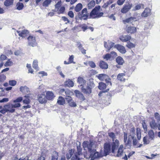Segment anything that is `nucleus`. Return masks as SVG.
<instances>
[{"label":"nucleus","instance_id":"58836bf2","mask_svg":"<svg viewBox=\"0 0 160 160\" xmlns=\"http://www.w3.org/2000/svg\"><path fill=\"white\" fill-rule=\"evenodd\" d=\"M29 95H26L24 96L25 98L23 100V102L24 103L28 104L30 103V100L29 98L30 97Z\"/></svg>","mask_w":160,"mask_h":160},{"label":"nucleus","instance_id":"c03bdc74","mask_svg":"<svg viewBox=\"0 0 160 160\" xmlns=\"http://www.w3.org/2000/svg\"><path fill=\"white\" fill-rule=\"evenodd\" d=\"M111 56L110 54L107 53L103 56V58L105 59L106 61H108L111 58Z\"/></svg>","mask_w":160,"mask_h":160},{"label":"nucleus","instance_id":"72a5a7b5","mask_svg":"<svg viewBox=\"0 0 160 160\" xmlns=\"http://www.w3.org/2000/svg\"><path fill=\"white\" fill-rule=\"evenodd\" d=\"M95 5V1L92 0L90 1L88 4V8L89 9H90L94 7Z\"/></svg>","mask_w":160,"mask_h":160},{"label":"nucleus","instance_id":"423d86ee","mask_svg":"<svg viewBox=\"0 0 160 160\" xmlns=\"http://www.w3.org/2000/svg\"><path fill=\"white\" fill-rule=\"evenodd\" d=\"M132 6V4L130 2H127L123 6L121 9V12L122 13H126L131 9Z\"/></svg>","mask_w":160,"mask_h":160},{"label":"nucleus","instance_id":"774afa93","mask_svg":"<svg viewBox=\"0 0 160 160\" xmlns=\"http://www.w3.org/2000/svg\"><path fill=\"white\" fill-rule=\"evenodd\" d=\"M17 81L15 80H11V86H14L17 84Z\"/></svg>","mask_w":160,"mask_h":160},{"label":"nucleus","instance_id":"603ef678","mask_svg":"<svg viewBox=\"0 0 160 160\" xmlns=\"http://www.w3.org/2000/svg\"><path fill=\"white\" fill-rule=\"evenodd\" d=\"M148 137L146 136L143 137V141L144 144H147L149 143V142L147 140Z\"/></svg>","mask_w":160,"mask_h":160},{"label":"nucleus","instance_id":"9d476101","mask_svg":"<svg viewBox=\"0 0 160 160\" xmlns=\"http://www.w3.org/2000/svg\"><path fill=\"white\" fill-rule=\"evenodd\" d=\"M104 46L107 49V51H109L112 48L114 45V43L109 40L107 42L104 41Z\"/></svg>","mask_w":160,"mask_h":160},{"label":"nucleus","instance_id":"3c124183","mask_svg":"<svg viewBox=\"0 0 160 160\" xmlns=\"http://www.w3.org/2000/svg\"><path fill=\"white\" fill-rule=\"evenodd\" d=\"M65 11V8L64 6H62L60 8H59V10L58 11V13H64V11Z\"/></svg>","mask_w":160,"mask_h":160},{"label":"nucleus","instance_id":"4468645a","mask_svg":"<svg viewBox=\"0 0 160 160\" xmlns=\"http://www.w3.org/2000/svg\"><path fill=\"white\" fill-rule=\"evenodd\" d=\"M131 38V37L128 35H122L119 38V39L123 42H127L130 41Z\"/></svg>","mask_w":160,"mask_h":160},{"label":"nucleus","instance_id":"680f3d73","mask_svg":"<svg viewBox=\"0 0 160 160\" xmlns=\"http://www.w3.org/2000/svg\"><path fill=\"white\" fill-rule=\"evenodd\" d=\"M0 60L2 61L5 60L7 59V57L4 55H1L0 57Z\"/></svg>","mask_w":160,"mask_h":160},{"label":"nucleus","instance_id":"4d7b16f0","mask_svg":"<svg viewBox=\"0 0 160 160\" xmlns=\"http://www.w3.org/2000/svg\"><path fill=\"white\" fill-rule=\"evenodd\" d=\"M81 28L83 31L85 32L88 28V26L85 24H83L82 25Z\"/></svg>","mask_w":160,"mask_h":160},{"label":"nucleus","instance_id":"9b49d317","mask_svg":"<svg viewBox=\"0 0 160 160\" xmlns=\"http://www.w3.org/2000/svg\"><path fill=\"white\" fill-rule=\"evenodd\" d=\"M126 31L127 33L132 34L136 32L137 29L135 27L128 26L126 28Z\"/></svg>","mask_w":160,"mask_h":160},{"label":"nucleus","instance_id":"6e6552de","mask_svg":"<svg viewBox=\"0 0 160 160\" xmlns=\"http://www.w3.org/2000/svg\"><path fill=\"white\" fill-rule=\"evenodd\" d=\"M83 147L84 149L86 150L87 149L88 152H91L92 151V145L91 143H89L87 141H84L83 143Z\"/></svg>","mask_w":160,"mask_h":160},{"label":"nucleus","instance_id":"864d4df0","mask_svg":"<svg viewBox=\"0 0 160 160\" xmlns=\"http://www.w3.org/2000/svg\"><path fill=\"white\" fill-rule=\"evenodd\" d=\"M71 159L72 160H80V158L76 154H74Z\"/></svg>","mask_w":160,"mask_h":160},{"label":"nucleus","instance_id":"5fc2aeb1","mask_svg":"<svg viewBox=\"0 0 160 160\" xmlns=\"http://www.w3.org/2000/svg\"><path fill=\"white\" fill-rule=\"evenodd\" d=\"M125 1V0H118L117 3L118 5L121 6L123 5Z\"/></svg>","mask_w":160,"mask_h":160},{"label":"nucleus","instance_id":"4be33fe9","mask_svg":"<svg viewBox=\"0 0 160 160\" xmlns=\"http://www.w3.org/2000/svg\"><path fill=\"white\" fill-rule=\"evenodd\" d=\"M151 10L149 8H145L144 11L142 13L141 16L142 17H146L151 14Z\"/></svg>","mask_w":160,"mask_h":160},{"label":"nucleus","instance_id":"bb28decb","mask_svg":"<svg viewBox=\"0 0 160 160\" xmlns=\"http://www.w3.org/2000/svg\"><path fill=\"white\" fill-rule=\"evenodd\" d=\"M106 87L107 85L105 83L102 82H100L99 83L98 88L100 90H105Z\"/></svg>","mask_w":160,"mask_h":160},{"label":"nucleus","instance_id":"a19ab883","mask_svg":"<svg viewBox=\"0 0 160 160\" xmlns=\"http://www.w3.org/2000/svg\"><path fill=\"white\" fill-rule=\"evenodd\" d=\"M17 9L20 10L22 9L24 7V5L22 3L19 2L17 3Z\"/></svg>","mask_w":160,"mask_h":160},{"label":"nucleus","instance_id":"37998d69","mask_svg":"<svg viewBox=\"0 0 160 160\" xmlns=\"http://www.w3.org/2000/svg\"><path fill=\"white\" fill-rule=\"evenodd\" d=\"M135 44L131 42H129L128 43V44L126 45V46L129 49L135 48Z\"/></svg>","mask_w":160,"mask_h":160},{"label":"nucleus","instance_id":"09e8293b","mask_svg":"<svg viewBox=\"0 0 160 160\" xmlns=\"http://www.w3.org/2000/svg\"><path fill=\"white\" fill-rule=\"evenodd\" d=\"M32 67L35 69L38 68V62L37 60L33 61L32 63Z\"/></svg>","mask_w":160,"mask_h":160},{"label":"nucleus","instance_id":"f3484780","mask_svg":"<svg viewBox=\"0 0 160 160\" xmlns=\"http://www.w3.org/2000/svg\"><path fill=\"white\" fill-rule=\"evenodd\" d=\"M20 90L22 93L27 94V95H30L29 88L26 86L21 87L20 88Z\"/></svg>","mask_w":160,"mask_h":160},{"label":"nucleus","instance_id":"f704fd0d","mask_svg":"<svg viewBox=\"0 0 160 160\" xmlns=\"http://www.w3.org/2000/svg\"><path fill=\"white\" fill-rule=\"evenodd\" d=\"M136 134L138 140H140L141 138V131L140 129L138 128L136 129Z\"/></svg>","mask_w":160,"mask_h":160},{"label":"nucleus","instance_id":"052dcab7","mask_svg":"<svg viewBox=\"0 0 160 160\" xmlns=\"http://www.w3.org/2000/svg\"><path fill=\"white\" fill-rule=\"evenodd\" d=\"M21 106V104L19 103H15L13 105H12V108H16L19 107Z\"/></svg>","mask_w":160,"mask_h":160},{"label":"nucleus","instance_id":"49530a36","mask_svg":"<svg viewBox=\"0 0 160 160\" xmlns=\"http://www.w3.org/2000/svg\"><path fill=\"white\" fill-rule=\"evenodd\" d=\"M88 63L92 68H94L96 67V65L94 62L92 61H89Z\"/></svg>","mask_w":160,"mask_h":160},{"label":"nucleus","instance_id":"2eb2a0df","mask_svg":"<svg viewBox=\"0 0 160 160\" xmlns=\"http://www.w3.org/2000/svg\"><path fill=\"white\" fill-rule=\"evenodd\" d=\"M119 145V142L118 140L116 139L114 142H113L112 145L111 150L112 153H114L115 150Z\"/></svg>","mask_w":160,"mask_h":160},{"label":"nucleus","instance_id":"6ab92c4d","mask_svg":"<svg viewBox=\"0 0 160 160\" xmlns=\"http://www.w3.org/2000/svg\"><path fill=\"white\" fill-rule=\"evenodd\" d=\"M74 92L77 97L80 99L81 100L83 101L85 100V99L83 95L79 91L76 90Z\"/></svg>","mask_w":160,"mask_h":160},{"label":"nucleus","instance_id":"f8f14e48","mask_svg":"<svg viewBox=\"0 0 160 160\" xmlns=\"http://www.w3.org/2000/svg\"><path fill=\"white\" fill-rule=\"evenodd\" d=\"M67 102L71 107H75L77 106L76 103L72 100L71 96H67L65 98Z\"/></svg>","mask_w":160,"mask_h":160},{"label":"nucleus","instance_id":"1a4fd4ad","mask_svg":"<svg viewBox=\"0 0 160 160\" xmlns=\"http://www.w3.org/2000/svg\"><path fill=\"white\" fill-rule=\"evenodd\" d=\"M38 100L41 103H45L47 102L45 92H43L42 93L39 94L38 95Z\"/></svg>","mask_w":160,"mask_h":160},{"label":"nucleus","instance_id":"de8ad7c7","mask_svg":"<svg viewBox=\"0 0 160 160\" xmlns=\"http://www.w3.org/2000/svg\"><path fill=\"white\" fill-rule=\"evenodd\" d=\"M142 6H143V4H139L136 5L134 8L133 9V11H136L139 10L141 8Z\"/></svg>","mask_w":160,"mask_h":160},{"label":"nucleus","instance_id":"2f4dec72","mask_svg":"<svg viewBox=\"0 0 160 160\" xmlns=\"http://www.w3.org/2000/svg\"><path fill=\"white\" fill-rule=\"evenodd\" d=\"M82 8V4L81 3H79L76 5L74 10L76 12H78L81 11Z\"/></svg>","mask_w":160,"mask_h":160},{"label":"nucleus","instance_id":"7c9ffc66","mask_svg":"<svg viewBox=\"0 0 160 160\" xmlns=\"http://www.w3.org/2000/svg\"><path fill=\"white\" fill-rule=\"evenodd\" d=\"M58 153L56 151H54L52 155L51 160H58Z\"/></svg>","mask_w":160,"mask_h":160},{"label":"nucleus","instance_id":"e433bc0d","mask_svg":"<svg viewBox=\"0 0 160 160\" xmlns=\"http://www.w3.org/2000/svg\"><path fill=\"white\" fill-rule=\"evenodd\" d=\"M113 2V0H109L108 1L104 3L102 7L104 8H106L109 5L112 3Z\"/></svg>","mask_w":160,"mask_h":160},{"label":"nucleus","instance_id":"4c0bfd02","mask_svg":"<svg viewBox=\"0 0 160 160\" xmlns=\"http://www.w3.org/2000/svg\"><path fill=\"white\" fill-rule=\"evenodd\" d=\"M134 18L132 17H130L128 18H127L125 20H123L122 21L123 22L124 24H126L127 23H129L131 22V21L134 19Z\"/></svg>","mask_w":160,"mask_h":160},{"label":"nucleus","instance_id":"a878e982","mask_svg":"<svg viewBox=\"0 0 160 160\" xmlns=\"http://www.w3.org/2000/svg\"><path fill=\"white\" fill-rule=\"evenodd\" d=\"M116 62L118 65H122L124 63L123 58L121 56H118L116 59Z\"/></svg>","mask_w":160,"mask_h":160},{"label":"nucleus","instance_id":"393cba45","mask_svg":"<svg viewBox=\"0 0 160 160\" xmlns=\"http://www.w3.org/2000/svg\"><path fill=\"white\" fill-rule=\"evenodd\" d=\"M149 124L152 129L155 130L157 129L158 124L154 119H152L150 122Z\"/></svg>","mask_w":160,"mask_h":160},{"label":"nucleus","instance_id":"0e129e2a","mask_svg":"<svg viewBox=\"0 0 160 160\" xmlns=\"http://www.w3.org/2000/svg\"><path fill=\"white\" fill-rule=\"evenodd\" d=\"M4 108L6 110L7 112L9 111V109H10V105L9 104H8L5 105L4 106Z\"/></svg>","mask_w":160,"mask_h":160},{"label":"nucleus","instance_id":"ddd939ff","mask_svg":"<svg viewBox=\"0 0 160 160\" xmlns=\"http://www.w3.org/2000/svg\"><path fill=\"white\" fill-rule=\"evenodd\" d=\"M114 47L122 53L124 54L126 52L125 48L121 45L119 44H116L114 46Z\"/></svg>","mask_w":160,"mask_h":160},{"label":"nucleus","instance_id":"0eeeda50","mask_svg":"<svg viewBox=\"0 0 160 160\" xmlns=\"http://www.w3.org/2000/svg\"><path fill=\"white\" fill-rule=\"evenodd\" d=\"M111 152V146L110 143H105L104 145L103 154L104 156H106L108 155Z\"/></svg>","mask_w":160,"mask_h":160},{"label":"nucleus","instance_id":"c9c22d12","mask_svg":"<svg viewBox=\"0 0 160 160\" xmlns=\"http://www.w3.org/2000/svg\"><path fill=\"white\" fill-rule=\"evenodd\" d=\"M148 135L150 138L152 140H153L155 138L154 133L152 130H150L148 131Z\"/></svg>","mask_w":160,"mask_h":160},{"label":"nucleus","instance_id":"b1692460","mask_svg":"<svg viewBox=\"0 0 160 160\" xmlns=\"http://www.w3.org/2000/svg\"><path fill=\"white\" fill-rule=\"evenodd\" d=\"M77 82L80 85V86L82 87L83 86V85L86 83V80L83 78L81 77H78Z\"/></svg>","mask_w":160,"mask_h":160},{"label":"nucleus","instance_id":"20e7f679","mask_svg":"<svg viewBox=\"0 0 160 160\" xmlns=\"http://www.w3.org/2000/svg\"><path fill=\"white\" fill-rule=\"evenodd\" d=\"M28 45L32 47H34L37 46L36 37L33 35H30L27 38Z\"/></svg>","mask_w":160,"mask_h":160},{"label":"nucleus","instance_id":"412c9836","mask_svg":"<svg viewBox=\"0 0 160 160\" xmlns=\"http://www.w3.org/2000/svg\"><path fill=\"white\" fill-rule=\"evenodd\" d=\"M125 75V72L123 73H120L117 75V79L121 82H125L126 79L124 78V77Z\"/></svg>","mask_w":160,"mask_h":160},{"label":"nucleus","instance_id":"473e14b6","mask_svg":"<svg viewBox=\"0 0 160 160\" xmlns=\"http://www.w3.org/2000/svg\"><path fill=\"white\" fill-rule=\"evenodd\" d=\"M73 153L72 149H70L68 151V153H67L66 154V159L67 160H68L72 157Z\"/></svg>","mask_w":160,"mask_h":160},{"label":"nucleus","instance_id":"f257e3e1","mask_svg":"<svg viewBox=\"0 0 160 160\" xmlns=\"http://www.w3.org/2000/svg\"><path fill=\"white\" fill-rule=\"evenodd\" d=\"M100 6L97 5L95 6L90 13L89 18L95 19L102 17L104 13L103 12H100Z\"/></svg>","mask_w":160,"mask_h":160},{"label":"nucleus","instance_id":"a18cd8bd","mask_svg":"<svg viewBox=\"0 0 160 160\" xmlns=\"http://www.w3.org/2000/svg\"><path fill=\"white\" fill-rule=\"evenodd\" d=\"M62 2L61 1L58 2L55 5V7L56 9H57V11H58L60 8Z\"/></svg>","mask_w":160,"mask_h":160},{"label":"nucleus","instance_id":"79ce46f5","mask_svg":"<svg viewBox=\"0 0 160 160\" xmlns=\"http://www.w3.org/2000/svg\"><path fill=\"white\" fill-rule=\"evenodd\" d=\"M108 135L109 137L112 139V141H114L116 138V136L115 133L113 132H110L108 133Z\"/></svg>","mask_w":160,"mask_h":160},{"label":"nucleus","instance_id":"7ed1b4c3","mask_svg":"<svg viewBox=\"0 0 160 160\" xmlns=\"http://www.w3.org/2000/svg\"><path fill=\"white\" fill-rule=\"evenodd\" d=\"M98 78L101 81H105L108 85L109 84L112 86L111 79L109 76L105 74H100L97 76Z\"/></svg>","mask_w":160,"mask_h":160},{"label":"nucleus","instance_id":"e2e57ef3","mask_svg":"<svg viewBox=\"0 0 160 160\" xmlns=\"http://www.w3.org/2000/svg\"><path fill=\"white\" fill-rule=\"evenodd\" d=\"M127 136L128 134L127 133L124 132V142L126 143L127 140Z\"/></svg>","mask_w":160,"mask_h":160},{"label":"nucleus","instance_id":"c85d7f7f","mask_svg":"<svg viewBox=\"0 0 160 160\" xmlns=\"http://www.w3.org/2000/svg\"><path fill=\"white\" fill-rule=\"evenodd\" d=\"M57 103L60 105H63L65 103L64 98L62 97H59L57 101Z\"/></svg>","mask_w":160,"mask_h":160},{"label":"nucleus","instance_id":"8fccbe9b","mask_svg":"<svg viewBox=\"0 0 160 160\" xmlns=\"http://www.w3.org/2000/svg\"><path fill=\"white\" fill-rule=\"evenodd\" d=\"M154 116L157 121L160 122V115L158 112H155L154 113Z\"/></svg>","mask_w":160,"mask_h":160},{"label":"nucleus","instance_id":"6e6d98bb","mask_svg":"<svg viewBox=\"0 0 160 160\" xmlns=\"http://www.w3.org/2000/svg\"><path fill=\"white\" fill-rule=\"evenodd\" d=\"M132 138L133 139V144L134 146H136L137 145V144L138 142V141H137L136 138H134L133 136L132 137Z\"/></svg>","mask_w":160,"mask_h":160},{"label":"nucleus","instance_id":"5701e85b","mask_svg":"<svg viewBox=\"0 0 160 160\" xmlns=\"http://www.w3.org/2000/svg\"><path fill=\"white\" fill-rule=\"evenodd\" d=\"M46 97L47 100H51L55 96L53 93L52 92L48 91L46 93Z\"/></svg>","mask_w":160,"mask_h":160},{"label":"nucleus","instance_id":"13d9d810","mask_svg":"<svg viewBox=\"0 0 160 160\" xmlns=\"http://www.w3.org/2000/svg\"><path fill=\"white\" fill-rule=\"evenodd\" d=\"M109 90V89L108 88V89H106L105 90H104V91H100L98 94L99 96V97L101 96H102V94L103 93L107 92Z\"/></svg>","mask_w":160,"mask_h":160},{"label":"nucleus","instance_id":"bf43d9fd","mask_svg":"<svg viewBox=\"0 0 160 160\" xmlns=\"http://www.w3.org/2000/svg\"><path fill=\"white\" fill-rule=\"evenodd\" d=\"M22 100V97H19L17 98L14 101V102H19Z\"/></svg>","mask_w":160,"mask_h":160},{"label":"nucleus","instance_id":"39448f33","mask_svg":"<svg viewBox=\"0 0 160 160\" xmlns=\"http://www.w3.org/2000/svg\"><path fill=\"white\" fill-rule=\"evenodd\" d=\"M78 15L80 19L87 20L89 16L87 9L86 8H83L81 12L78 13Z\"/></svg>","mask_w":160,"mask_h":160},{"label":"nucleus","instance_id":"338daca9","mask_svg":"<svg viewBox=\"0 0 160 160\" xmlns=\"http://www.w3.org/2000/svg\"><path fill=\"white\" fill-rule=\"evenodd\" d=\"M4 4L6 7L9 6L10 5V0H6L4 2Z\"/></svg>","mask_w":160,"mask_h":160},{"label":"nucleus","instance_id":"aec40b11","mask_svg":"<svg viewBox=\"0 0 160 160\" xmlns=\"http://www.w3.org/2000/svg\"><path fill=\"white\" fill-rule=\"evenodd\" d=\"M64 85L65 87H72L74 86V82L72 80L68 79L64 82Z\"/></svg>","mask_w":160,"mask_h":160},{"label":"nucleus","instance_id":"69168bd1","mask_svg":"<svg viewBox=\"0 0 160 160\" xmlns=\"http://www.w3.org/2000/svg\"><path fill=\"white\" fill-rule=\"evenodd\" d=\"M68 15L71 18H73L74 17V13L72 11H70L68 12Z\"/></svg>","mask_w":160,"mask_h":160},{"label":"nucleus","instance_id":"cd10ccee","mask_svg":"<svg viewBox=\"0 0 160 160\" xmlns=\"http://www.w3.org/2000/svg\"><path fill=\"white\" fill-rule=\"evenodd\" d=\"M123 145H121L118 148V151L117 156L118 157L121 156L123 154Z\"/></svg>","mask_w":160,"mask_h":160},{"label":"nucleus","instance_id":"dca6fc26","mask_svg":"<svg viewBox=\"0 0 160 160\" xmlns=\"http://www.w3.org/2000/svg\"><path fill=\"white\" fill-rule=\"evenodd\" d=\"M19 36L25 38L27 37L29 33V32L27 30H23L22 31H17Z\"/></svg>","mask_w":160,"mask_h":160},{"label":"nucleus","instance_id":"c756f323","mask_svg":"<svg viewBox=\"0 0 160 160\" xmlns=\"http://www.w3.org/2000/svg\"><path fill=\"white\" fill-rule=\"evenodd\" d=\"M74 57V56L73 55L70 56L69 58L68 61H64V64H68L71 63H74L73 62Z\"/></svg>","mask_w":160,"mask_h":160},{"label":"nucleus","instance_id":"f03ea898","mask_svg":"<svg viewBox=\"0 0 160 160\" xmlns=\"http://www.w3.org/2000/svg\"><path fill=\"white\" fill-rule=\"evenodd\" d=\"M95 86V85L93 81H90L87 83L86 88L84 86L81 87L82 92L85 94L89 95L92 92V89Z\"/></svg>","mask_w":160,"mask_h":160},{"label":"nucleus","instance_id":"ea45409f","mask_svg":"<svg viewBox=\"0 0 160 160\" xmlns=\"http://www.w3.org/2000/svg\"><path fill=\"white\" fill-rule=\"evenodd\" d=\"M52 2V0H45L42 3V6L47 7Z\"/></svg>","mask_w":160,"mask_h":160},{"label":"nucleus","instance_id":"a211bd4d","mask_svg":"<svg viewBox=\"0 0 160 160\" xmlns=\"http://www.w3.org/2000/svg\"><path fill=\"white\" fill-rule=\"evenodd\" d=\"M98 65L100 68L102 69H106L108 68V64L103 60L100 61Z\"/></svg>","mask_w":160,"mask_h":160}]
</instances>
